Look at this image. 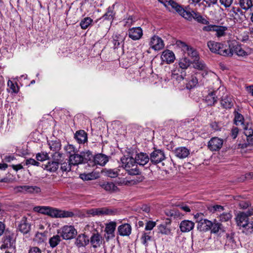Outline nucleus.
<instances>
[{
	"label": "nucleus",
	"instance_id": "obj_1",
	"mask_svg": "<svg viewBox=\"0 0 253 253\" xmlns=\"http://www.w3.org/2000/svg\"><path fill=\"white\" fill-rule=\"evenodd\" d=\"M162 2L169 10L170 9L175 10L179 15L189 21L194 19L198 23L202 24H207L209 23L205 18L199 12L193 10L190 11L187 9H184L173 0H165V1Z\"/></svg>",
	"mask_w": 253,
	"mask_h": 253
},
{
	"label": "nucleus",
	"instance_id": "obj_2",
	"mask_svg": "<svg viewBox=\"0 0 253 253\" xmlns=\"http://www.w3.org/2000/svg\"><path fill=\"white\" fill-rule=\"evenodd\" d=\"M123 168L129 175H137L140 173L139 170L137 168L136 160L132 157L124 156L121 159Z\"/></svg>",
	"mask_w": 253,
	"mask_h": 253
},
{
	"label": "nucleus",
	"instance_id": "obj_3",
	"mask_svg": "<svg viewBox=\"0 0 253 253\" xmlns=\"http://www.w3.org/2000/svg\"><path fill=\"white\" fill-rule=\"evenodd\" d=\"M58 234L64 240H71L75 238L78 232L75 227L73 225H64L57 231Z\"/></svg>",
	"mask_w": 253,
	"mask_h": 253
},
{
	"label": "nucleus",
	"instance_id": "obj_4",
	"mask_svg": "<svg viewBox=\"0 0 253 253\" xmlns=\"http://www.w3.org/2000/svg\"><path fill=\"white\" fill-rule=\"evenodd\" d=\"M74 215V213L71 211L61 210L51 207H50L48 214V215L53 218L72 217Z\"/></svg>",
	"mask_w": 253,
	"mask_h": 253
},
{
	"label": "nucleus",
	"instance_id": "obj_5",
	"mask_svg": "<svg viewBox=\"0 0 253 253\" xmlns=\"http://www.w3.org/2000/svg\"><path fill=\"white\" fill-rule=\"evenodd\" d=\"M177 44L184 52L187 53L188 55L191 57L193 59V61L199 58L197 51L193 47L187 45L185 42L180 41L177 42Z\"/></svg>",
	"mask_w": 253,
	"mask_h": 253
},
{
	"label": "nucleus",
	"instance_id": "obj_6",
	"mask_svg": "<svg viewBox=\"0 0 253 253\" xmlns=\"http://www.w3.org/2000/svg\"><path fill=\"white\" fill-rule=\"evenodd\" d=\"M13 233L6 234L3 237L2 244L0 246V249H11L15 248V239Z\"/></svg>",
	"mask_w": 253,
	"mask_h": 253
},
{
	"label": "nucleus",
	"instance_id": "obj_7",
	"mask_svg": "<svg viewBox=\"0 0 253 253\" xmlns=\"http://www.w3.org/2000/svg\"><path fill=\"white\" fill-rule=\"evenodd\" d=\"M223 143V140L217 137H212L208 142V147L211 151L219 150Z\"/></svg>",
	"mask_w": 253,
	"mask_h": 253
},
{
	"label": "nucleus",
	"instance_id": "obj_8",
	"mask_svg": "<svg viewBox=\"0 0 253 253\" xmlns=\"http://www.w3.org/2000/svg\"><path fill=\"white\" fill-rule=\"evenodd\" d=\"M103 242V238L102 236L95 230L89 238V243L92 248L96 249L100 247Z\"/></svg>",
	"mask_w": 253,
	"mask_h": 253
},
{
	"label": "nucleus",
	"instance_id": "obj_9",
	"mask_svg": "<svg viewBox=\"0 0 253 253\" xmlns=\"http://www.w3.org/2000/svg\"><path fill=\"white\" fill-rule=\"evenodd\" d=\"M165 159L164 152L159 149L155 150L150 156V160L153 164H157Z\"/></svg>",
	"mask_w": 253,
	"mask_h": 253
},
{
	"label": "nucleus",
	"instance_id": "obj_10",
	"mask_svg": "<svg viewBox=\"0 0 253 253\" xmlns=\"http://www.w3.org/2000/svg\"><path fill=\"white\" fill-rule=\"evenodd\" d=\"M149 45L155 50H161L165 45L164 41L158 36H154L151 38Z\"/></svg>",
	"mask_w": 253,
	"mask_h": 253
},
{
	"label": "nucleus",
	"instance_id": "obj_11",
	"mask_svg": "<svg viewBox=\"0 0 253 253\" xmlns=\"http://www.w3.org/2000/svg\"><path fill=\"white\" fill-rule=\"evenodd\" d=\"M99 185L106 192L110 193H116L119 191V188L112 182H100L99 183Z\"/></svg>",
	"mask_w": 253,
	"mask_h": 253
},
{
	"label": "nucleus",
	"instance_id": "obj_12",
	"mask_svg": "<svg viewBox=\"0 0 253 253\" xmlns=\"http://www.w3.org/2000/svg\"><path fill=\"white\" fill-rule=\"evenodd\" d=\"M137 165L145 166L148 165L150 160L148 155L145 153L140 152L136 155L135 157Z\"/></svg>",
	"mask_w": 253,
	"mask_h": 253
},
{
	"label": "nucleus",
	"instance_id": "obj_13",
	"mask_svg": "<svg viewBox=\"0 0 253 253\" xmlns=\"http://www.w3.org/2000/svg\"><path fill=\"white\" fill-rule=\"evenodd\" d=\"M89 243V238L85 233L78 235L75 241V245L79 248L84 247Z\"/></svg>",
	"mask_w": 253,
	"mask_h": 253
},
{
	"label": "nucleus",
	"instance_id": "obj_14",
	"mask_svg": "<svg viewBox=\"0 0 253 253\" xmlns=\"http://www.w3.org/2000/svg\"><path fill=\"white\" fill-rule=\"evenodd\" d=\"M128 35L132 40L134 41L138 40L140 39L143 35L142 30L139 27L130 28L128 30Z\"/></svg>",
	"mask_w": 253,
	"mask_h": 253
},
{
	"label": "nucleus",
	"instance_id": "obj_15",
	"mask_svg": "<svg viewBox=\"0 0 253 253\" xmlns=\"http://www.w3.org/2000/svg\"><path fill=\"white\" fill-rule=\"evenodd\" d=\"M18 230L23 234L28 233L31 230V224L28 222L26 217H22L18 225Z\"/></svg>",
	"mask_w": 253,
	"mask_h": 253
},
{
	"label": "nucleus",
	"instance_id": "obj_16",
	"mask_svg": "<svg viewBox=\"0 0 253 253\" xmlns=\"http://www.w3.org/2000/svg\"><path fill=\"white\" fill-rule=\"evenodd\" d=\"M240 7H232L230 10V12L233 13L232 17L237 21H243L246 17L245 12Z\"/></svg>",
	"mask_w": 253,
	"mask_h": 253
},
{
	"label": "nucleus",
	"instance_id": "obj_17",
	"mask_svg": "<svg viewBox=\"0 0 253 253\" xmlns=\"http://www.w3.org/2000/svg\"><path fill=\"white\" fill-rule=\"evenodd\" d=\"M83 158V163H87L89 166H94V156L89 151L81 152Z\"/></svg>",
	"mask_w": 253,
	"mask_h": 253
},
{
	"label": "nucleus",
	"instance_id": "obj_18",
	"mask_svg": "<svg viewBox=\"0 0 253 253\" xmlns=\"http://www.w3.org/2000/svg\"><path fill=\"white\" fill-rule=\"evenodd\" d=\"M195 226V223L189 220H182L179 225L180 231L182 232H188L192 230Z\"/></svg>",
	"mask_w": 253,
	"mask_h": 253
},
{
	"label": "nucleus",
	"instance_id": "obj_19",
	"mask_svg": "<svg viewBox=\"0 0 253 253\" xmlns=\"http://www.w3.org/2000/svg\"><path fill=\"white\" fill-rule=\"evenodd\" d=\"M212 225V221L207 219H201L197 225V229L200 231L207 232L210 230Z\"/></svg>",
	"mask_w": 253,
	"mask_h": 253
},
{
	"label": "nucleus",
	"instance_id": "obj_20",
	"mask_svg": "<svg viewBox=\"0 0 253 253\" xmlns=\"http://www.w3.org/2000/svg\"><path fill=\"white\" fill-rule=\"evenodd\" d=\"M118 232L122 236H128L131 233V226L128 223H124L118 228Z\"/></svg>",
	"mask_w": 253,
	"mask_h": 253
},
{
	"label": "nucleus",
	"instance_id": "obj_21",
	"mask_svg": "<svg viewBox=\"0 0 253 253\" xmlns=\"http://www.w3.org/2000/svg\"><path fill=\"white\" fill-rule=\"evenodd\" d=\"M174 153L177 158L184 159L189 155L190 151L185 147H179L174 150Z\"/></svg>",
	"mask_w": 253,
	"mask_h": 253
},
{
	"label": "nucleus",
	"instance_id": "obj_22",
	"mask_svg": "<svg viewBox=\"0 0 253 253\" xmlns=\"http://www.w3.org/2000/svg\"><path fill=\"white\" fill-rule=\"evenodd\" d=\"M74 138L79 143L84 144L87 141V134L84 130H79L75 133Z\"/></svg>",
	"mask_w": 253,
	"mask_h": 253
},
{
	"label": "nucleus",
	"instance_id": "obj_23",
	"mask_svg": "<svg viewBox=\"0 0 253 253\" xmlns=\"http://www.w3.org/2000/svg\"><path fill=\"white\" fill-rule=\"evenodd\" d=\"M217 54L224 56H231L233 54V50L231 48L230 44L227 46L222 43V46L219 48V51Z\"/></svg>",
	"mask_w": 253,
	"mask_h": 253
},
{
	"label": "nucleus",
	"instance_id": "obj_24",
	"mask_svg": "<svg viewBox=\"0 0 253 253\" xmlns=\"http://www.w3.org/2000/svg\"><path fill=\"white\" fill-rule=\"evenodd\" d=\"M93 160L94 166L97 164L103 166L108 161V157L104 154L100 153L95 155Z\"/></svg>",
	"mask_w": 253,
	"mask_h": 253
},
{
	"label": "nucleus",
	"instance_id": "obj_25",
	"mask_svg": "<svg viewBox=\"0 0 253 253\" xmlns=\"http://www.w3.org/2000/svg\"><path fill=\"white\" fill-rule=\"evenodd\" d=\"M161 58L164 62L170 63L174 61L175 56L174 53L171 51L166 50L163 52Z\"/></svg>",
	"mask_w": 253,
	"mask_h": 253
},
{
	"label": "nucleus",
	"instance_id": "obj_26",
	"mask_svg": "<svg viewBox=\"0 0 253 253\" xmlns=\"http://www.w3.org/2000/svg\"><path fill=\"white\" fill-rule=\"evenodd\" d=\"M220 104L223 108L231 109L234 105V101L230 96H223L220 100Z\"/></svg>",
	"mask_w": 253,
	"mask_h": 253
},
{
	"label": "nucleus",
	"instance_id": "obj_27",
	"mask_svg": "<svg viewBox=\"0 0 253 253\" xmlns=\"http://www.w3.org/2000/svg\"><path fill=\"white\" fill-rule=\"evenodd\" d=\"M59 162L53 160L48 161L46 164L42 165V168L50 172H55L58 169Z\"/></svg>",
	"mask_w": 253,
	"mask_h": 253
},
{
	"label": "nucleus",
	"instance_id": "obj_28",
	"mask_svg": "<svg viewBox=\"0 0 253 253\" xmlns=\"http://www.w3.org/2000/svg\"><path fill=\"white\" fill-rule=\"evenodd\" d=\"M216 91H213L209 93L205 97V101L208 106H213L217 101V97L216 95Z\"/></svg>",
	"mask_w": 253,
	"mask_h": 253
},
{
	"label": "nucleus",
	"instance_id": "obj_29",
	"mask_svg": "<svg viewBox=\"0 0 253 253\" xmlns=\"http://www.w3.org/2000/svg\"><path fill=\"white\" fill-rule=\"evenodd\" d=\"M83 158L80 154H78L77 153L73 154L72 155H70L69 161L72 164V165L77 166L83 163Z\"/></svg>",
	"mask_w": 253,
	"mask_h": 253
},
{
	"label": "nucleus",
	"instance_id": "obj_30",
	"mask_svg": "<svg viewBox=\"0 0 253 253\" xmlns=\"http://www.w3.org/2000/svg\"><path fill=\"white\" fill-rule=\"evenodd\" d=\"M225 249L226 250L235 249L237 247V245L234 241L233 234L227 235V239L225 243Z\"/></svg>",
	"mask_w": 253,
	"mask_h": 253
},
{
	"label": "nucleus",
	"instance_id": "obj_31",
	"mask_svg": "<svg viewBox=\"0 0 253 253\" xmlns=\"http://www.w3.org/2000/svg\"><path fill=\"white\" fill-rule=\"evenodd\" d=\"M248 221L249 217L247 216L245 212H239L236 217V221L238 226H244Z\"/></svg>",
	"mask_w": 253,
	"mask_h": 253
},
{
	"label": "nucleus",
	"instance_id": "obj_32",
	"mask_svg": "<svg viewBox=\"0 0 253 253\" xmlns=\"http://www.w3.org/2000/svg\"><path fill=\"white\" fill-rule=\"evenodd\" d=\"M212 227L210 229L211 233L217 234L219 232H223L224 231L222 224L218 222L216 219H214L212 222Z\"/></svg>",
	"mask_w": 253,
	"mask_h": 253
},
{
	"label": "nucleus",
	"instance_id": "obj_33",
	"mask_svg": "<svg viewBox=\"0 0 253 253\" xmlns=\"http://www.w3.org/2000/svg\"><path fill=\"white\" fill-rule=\"evenodd\" d=\"M207 45L211 52L217 53L219 51V48L222 46V43L210 41L207 42Z\"/></svg>",
	"mask_w": 253,
	"mask_h": 253
},
{
	"label": "nucleus",
	"instance_id": "obj_34",
	"mask_svg": "<svg viewBox=\"0 0 253 253\" xmlns=\"http://www.w3.org/2000/svg\"><path fill=\"white\" fill-rule=\"evenodd\" d=\"M239 5L243 10L247 11L253 7V0H239Z\"/></svg>",
	"mask_w": 253,
	"mask_h": 253
},
{
	"label": "nucleus",
	"instance_id": "obj_35",
	"mask_svg": "<svg viewBox=\"0 0 253 253\" xmlns=\"http://www.w3.org/2000/svg\"><path fill=\"white\" fill-rule=\"evenodd\" d=\"M153 233L151 231L143 232L141 237V241L143 245L145 247L148 246V242L151 241L152 238Z\"/></svg>",
	"mask_w": 253,
	"mask_h": 253
},
{
	"label": "nucleus",
	"instance_id": "obj_36",
	"mask_svg": "<svg viewBox=\"0 0 253 253\" xmlns=\"http://www.w3.org/2000/svg\"><path fill=\"white\" fill-rule=\"evenodd\" d=\"M116 227L115 222H110L106 225L105 231L107 234H110L111 237H115V231Z\"/></svg>",
	"mask_w": 253,
	"mask_h": 253
},
{
	"label": "nucleus",
	"instance_id": "obj_37",
	"mask_svg": "<svg viewBox=\"0 0 253 253\" xmlns=\"http://www.w3.org/2000/svg\"><path fill=\"white\" fill-rule=\"evenodd\" d=\"M113 43L114 48H117L121 43L124 42L125 40V37L121 34H116L113 35Z\"/></svg>",
	"mask_w": 253,
	"mask_h": 253
},
{
	"label": "nucleus",
	"instance_id": "obj_38",
	"mask_svg": "<svg viewBox=\"0 0 253 253\" xmlns=\"http://www.w3.org/2000/svg\"><path fill=\"white\" fill-rule=\"evenodd\" d=\"M230 45L233 52H234L238 56H243L246 54V52L242 48L240 45L238 44H234L233 43Z\"/></svg>",
	"mask_w": 253,
	"mask_h": 253
},
{
	"label": "nucleus",
	"instance_id": "obj_39",
	"mask_svg": "<svg viewBox=\"0 0 253 253\" xmlns=\"http://www.w3.org/2000/svg\"><path fill=\"white\" fill-rule=\"evenodd\" d=\"M227 30V27L215 25L214 31L216 32V36L217 37H221L225 35V31Z\"/></svg>",
	"mask_w": 253,
	"mask_h": 253
},
{
	"label": "nucleus",
	"instance_id": "obj_40",
	"mask_svg": "<svg viewBox=\"0 0 253 253\" xmlns=\"http://www.w3.org/2000/svg\"><path fill=\"white\" fill-rule=\"evenodd\" d=\"M61 237L60 235H56L50 238L49 240L50 246L52 248L57 246L61 241Z\"/></svg>",
	"mask_w": 253,
	"mask_h": 253
},
{
	"label": "nucleus",
	"instance_id": "obj_41",
	"mask_svg": "<svg viewBox=\"0 0 253 253\" xmlns=\"http://www.w3.org/2000/svg\"><path fill=\"white\" fill-rule=\"evenodd\" d=\"M193 67L199 70H205L206 68V64L202 60H200V58L197 60H195L193 62Z\"/></svg>",
	"mask_w": 253,
	"mask_h": 253
},
{
	"label": "nucleus",
	"instance_id": "obj_42",
	"mask_svg": "<svg viewBox=\"0 0 253 253\" xmlns=\"http://www.w3.org/2000/svg\"><path fill=\"white\" fill-rule=\"evenodd\" d=\"M234 114L235 115L234 119V124L238 126L240 124L242 125L243 124V122L244 121V118L243 116L240 113H239L236 111H235L234 112Z\"/></svg>",
	"mask_w": 253,
	"mask_h": 253
},
{
	"label": "nucleus",
	"instance_id": "obj_43",
	"mask_svg": "<svg viewBox=\"0 0 253 253\" xmlns=\"http://www.w3.org/2000/svg\"><path fill=\"white\" fill-rule=\"evenodd\" d=\"M25 192L30 194H38L41 192V189L37 186L26 185Z\"/></svg>",
	"mask_w": 253,
	"mask_h": 253
},
{
	"label": "nucleus",
	"instance_id": "obj_44",
	"mask_svg": "<svg viewBox=\"0 0 253 253\" xmlns=\"http://www.w3.org/2000/svg\"><path fill=\"white\" fill-rule=\"evenodd\" d=\"M198 78L197 77L192 76L191 79L186 84V87L188 89H191L196 86L198 84Z\"/></svg>",
	"mask_w": 253,
	"mask_h": 253
},
{
	"label": "nucleus",
	"instance_id": "obj_45",
	"mask_svg": "<svg viewBox=\"0 0 253 253\" xmlns=\"http://www.w3.org/2000/svg\"><path fill=\"white\" fill-rule=\"evenodd\" d=\"M244 228L243 232L246 234H251L253 232V221L249 220L246 223L244 226H242Z\"/></svg>",
	"mask_w": 253,
	"mask_h": 253
},
{
	"label": "nucleus",
	"instance_id": "obj_46",
	"mask_svg": "<svg viewBox=\"0 0 253 253\" xmlns=\"http://www.w3.org/2000/svg\"><path fill=\"white\" fill-rule=\"evenodd\" d=\"M93 22V20L90 17L84 18L80 22V26L83 29H87L88 26Z\"/></svg>",
	"mask_w": 253,
	"mask_h": 253
},
{
	"label": "nucleus",
	"instance_id": "obj_47",
	"mask_svg": "<svg viewBox=\"0 0 253 253\" xmlns=\"http://www.w3.org/2000/svg\"><path fill=\"white\" fill-rule=\"evenodd\" d=\"M190 65V60L186 57L182 58L179 62V65L181 70L186 69Z\"/></svg>",
	"mask_w": 253,
	"mask_h": 253
},
{
	"label": "nucleus",
	"instance_id": "obj_48",
	"mask_svg": "<svg viewBox=\"0 0 253 253\" xmlns=\"http://www.w3.org/2000/svg\"><path fill=\"white\" fill-rule=\"evenodd\" d=\"M49 145L50 149L55 152H57L59 150L61 146V143L59 140L51 141V143H49Z\"/></svg>",
	"mask_w": 253,
	"mask_h": 253
},
{
	"label": "nucleus",
	"instance_id": "obj_49",
	"mask_svg": "<svg viewBox=\"0 0 253 253\" xmlns=\"http://www.w3.org/2000/svg\"><path fill=\"white\" fill-rule=\"evenodd\" d=\"M158 227V232L162 234L169 235L171 232L170 229L168 228L166 225L161 224Z\"/></svg>",
	"mask_w": 253,
	"mask_h": 253
},
{
	"label": "nucleus",
	"instance_id": "obj_50",
	"mask_svg": "<svg viewBox=\"0 0 253 253\" xmlns=\"http://www.w3.org/2000/svg\"><path fill=\"white\" fill-rule=\"evenodd\" d=\"M117 213V210L106 207L102 208V215H113Z\"/></svg>",
	"mask_w": 253,
	"mask_h": 253
},
{
	"label": "nucleus",
	"instance_id": "obj_51",
	"mask_svg": "<svg viewBox=\"0 0 253 253\" xmlns=\"http://www.w3.org/2000/svg\"><path fill=\"white\" fill-rule=\"evenodd\" d=\"M50 207L38 206L34 208L35 211L48 215Z\"/></svg>",
	"mask_w": 253,
	"mask_h": 253
},
{
	"label": "nucleus",
	"instance_id": "obj_52",
	"mask_svg": "<svg viewBox=\"0 0 253 253\" xmlns=\"http://www.w3.org/2000/svg\"><path fill=\"white\" fill-rule=\"evenodd\" d=\"M114 7V5H113L111 7L110 6L108 8L107 12L103 15V17L105 19L111 20L113 19V17L114 15V14L113 13Z\"/></svg>",
	"mask_w": 253,
	"mask_h": 253
},
{
	"label": "nucleus",
	"instance_id": "obj_53",
	"mask_svg": "<svg viewBox=\"0 0 253 253\" xmlns=\"http://www.w3.org/2000/svg\"><path fill=\"white\" fill-rule=\"evenodd\" d=\"M61 165L60 169L62 171L68 172L71 169L72 164L69 161L68 162L60 163Z\"/></svg>",
	"mask_w": 253,
	"mask_h": 253
},
{
	"label": "nucleus",
	"instance_id": "obj_54",
	"mask_svg": "<svg viewBox=\"0 0 253 253\" xmlns=\"http://www.w3.org/2000/svg\"><path fill=\"white\" fill-rule=\"evenodd\" d=\"M64 149L66 152L69 154L70 155H72L73 154H75L78 152V150L75 149V147L71 144H68L64 147Z\"/></svg>",
	"mask_w": 253,
	"mask_h": 253
},
{
	"label": "nucleus",
	"instance_id": "obj_55",
	"mask_svg": "<svg viewBox=\"0 0 253 253\" xmlns=\"http://www.w3.org/2000/svg\"><path fill=\"white\" fill-rule=\"evenodd\" d=\"M87 213L93 216L102 215V208L90 209L88 210Z\"/></svg>",
	"mask_w": 253,
	"mask_h": 253
},
{
	"label": "nucleus",
	"instance_id": "obj_56",
	"mask_svg": "<svg viewBox=\"0 0 253 253\" xmlns=\"http://www.w3.org/2000/svg\"><path fill=\"white\" fill-rule=\"evenodd\" d=\"M209 210L214 213L215 211H221L224 210V207L222 206L215 205L212 206H211L208 208Z\"/></svg>",
	"mask_w": 253,
	"mask_h": 253
},
{
	"label": "nucleus",
	"instance_id": "obj_57",
	"mask_svg": "<svg viewBox=\"0 0 253 253\" xmlns=\"http://www.w3.org/2000/svg\"><path fill=\"white\" fill-rule=\"evenodd\" d=\"M232 215L229 212L223 213L219 216L220 220L222 222H226L231 218Z\"/></svg>",
	"mask_w": 253,
	"mask_h": 253
},
{
	"label": "nucleus",
	"instance_id": "obj_58",
	"mask_svg": "<svg viewBox=\"0 0 253 253\" xmlns=\"http://www.w3.org/2000/svg\"><path fill=\"white\" fill-rule=\"evenodd\" d=\"M7 84L13 92L16 93L19 91V87L16 83L14 84L12 81L9 80L7 82Z\"/></svg>",
	"mask_w": 253,
	"mask_h": 253
},
{
	"label": "nucleus",
	"instance_id": "obj_59",
	"mask_svg": "<svg viewBox=\"0 0 253 253\" xmlns=\"http://www.w3.org/2000/svg\"><path fill=\"white\" fill-rule=\"evenodd\" d=\"M106 174L111 178H115L118 176V173L115 169H109L106 170Z\"/></svg>",
	"mask_w": 253,
	"mask_h": 253
},
{
	"label": "nucleus",
	"instance_id": "obj_60",
	"mask_svg": "<svg viewBox=\"0 0 253 253\" xmlns=\"http://www.w3.org/2000/svg\"><path fill=\"white\" fill-rule=\"evenodd\" d=\"M205 19L208 21L209 23L207 24H206V26H205L203 27V28H202L203 31H205V32L214 31V30L216 25L209 24L210 22H209V20L206 18H205Z\"/></svg>",
	"mask_w": 253,
	"mask_h": 253
},
{
	"label": "nucleus",
	"instance_id": "obj_61",
	"mask_svg": "<svg viewBox=\"0 0 253 253\" xmlns=\"http://www.w3.org/2000/svg\"><path fill=\"white\" fill-rule=\"evenodd\" d=\"M63 157V154L57 152H55V153L52 155V160L54 161H58L59 162V164L61 162V159Z\"/></svg>",
	"mask_w": 253,
	"mask_h": 253
},
{
	"label": "nucleus",
	"instance_id": "obj_62",
	"mask_svg": "<svg viewBox=\"0 0 253 253\" xmlns=\"http://www.w3.org/2000/svg\"><path fill=\"white\" fill-rule=\"evenodd\" d=\"M221 5L225 8L229 7L233 2V0H219Z\"/></svg>",
	"mask_w": 253,
	"mask_h": 253
},
{
	"label": "nucleus",
	"instance_id": "obj_63",
	"mask_svg": "<svg viewBox=\"0 0 253 253\" xmlns=\"http://www.w3.org/2000/svg\"><path fill=\"white\" fill-rule=\"evenodd\" d=\"M156 226V222L152 221H147L145 226V230L150 231Z\"/></svg>",
	"mask_w": 253,
	"mask_h": 253
},
{
	"label": "nucleus",
	"instance_id": "obj_64",
	"mask_svg": "<svg viewBox=\"0 0 253 253\" xmlns=\"http://www.w3.org/2000/svg\"><path fill=\"white\" fill-rule=\"evenodd\" d=\"M80 178L84 181L90 180L93 179V175L91 173H83L81 174L80 176Z\"/></svg>",
	"mask_w": 253,
	"mask_h": 253
}]
</instances>
